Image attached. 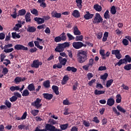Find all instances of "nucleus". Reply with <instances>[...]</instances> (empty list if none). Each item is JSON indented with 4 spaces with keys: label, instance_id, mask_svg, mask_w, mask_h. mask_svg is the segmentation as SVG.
Here are the masks:
<instances>
[{
    "label": "nucleus",
    "instance_id": "42",
    "mask_svg": "<svg viewBox=\"0 0 131 131\" xmlns=\"http://www.w3.org/2000/svg\"><path fill=\"white\" fill-rule=\"evenodd\" d=\"M111 13L112 15H115L116 14V8L115 6H113L111 9Z\"/></svg>",
    "mask_w": 131,
    "mask_h": 131
},
{
    "label": "nucleus",
    "instance_id": "29",
    "mask_svg": "<svg viewBox=\"0 0 131 131\" xmlns=\"http://www.w3.org/2000/svg\"><path fill=\"white\" fill-rule=\"evenodd\" d=\"M94 9L97 11V12H101V11H102V6L99 5V4H95L94 6Z\"/></svg>",
    "mask_w": 131,
    "mask_h": 131
},
{
    "label": "nucleus",
    "instance_id": "19",
    "mask_svg": "<svg viewBox=\"0 0 131 131\" xmlns=\"http://www.w3.org/2000/svg\"><path fill=\"white\" fill-rule=\"evenodd\" d=\"M34 20L38 24H42L43 23H45V18L36 17L34 18Z\"/></svg>",
    "mask_w": 131,
    "mask_h": 131
},
{
    "label": "nucleus",
    "instance_id": "26",
    "mask_svg": "<svg viewBox=\"0 0 131 131\" xmlns=\"http://www.w3.org/2000/svg\"><path fill=\"white\" fill-rule=\"evenodd\" d=\"M11 34L12 37L13 38V39H17V38H21V36L19 35V34H17V32H12Z\"/></svg>",
    "mask_w": 131,
    "mask_h": 131
},
{
    "label": "nucleus",
    "instance_id": "8",
    "mask_svg": "<svg viewBox=\"0 0 131 131\" xmlns=\"http://www.w3.org/2000/svg\"><path fill=\"white\" fill-rule=\"evenodd\" d=\"M72 46L76 50H79V49H81L83 47V43L81 41L73 42Z\"/></svg>",
    "mask_w": 131,
    "mask_h": 131
},
{
    "label": "nucleus",
    "instance_id": "54",
    "mask_svg": "<svg viewBox=\"0 0 131 131\" xmlns=\"http://www.w3.org/2000/svg\"><path fill=\"white\" fill-rule=\"evenodd\" d=\"M5 104L8 108H11V106H12V103H11V102H10V101H8V100L5 101Z\"/></svg>",
    "mask_w": 131,
    "mask_h": 131
},
{
    "label": "nucleus",
    "instance_id": "41",
    "mask_svg": "<svg viewBox=\"0 0 131 131\" xmlns=\"http://www.w3.org/2000/svg\"><path fill=\"white\" fill-rule=\"evenodd\" d=\"M48 122H50L51 125H55V124H58V123H59V121H56L54 119H52V120H49Z\"/></svg>",
    "mask_w": 131,
    "mask_h": 131
},
{
    "label": "nucleus",
    "instance_id": "43",
    "mask_svg": "<svg viewBox=\"0 0 131 131\" xmlns=\"http://www.w3.org/2000/svg\"><path fill=\"white\" fill-rule=\"evenodd\" d=\"M96 37L97 38V39H102V38L103 37V32H99L97 34H96Z\"/></svg>",
    "mask_w": 131,
    "mask_h": 131
},
{
    "label": "nucleus",
    "instance_id": "62",
    "mask_svg": "<svg viewBox=\"0 0 131 131\" xmlns=\"http://www.w3.org/2000/svg\"><path fill=\"white\" fill-rule=\"evenodd\" d=\"M63 105H71V104H72V103L70 102L68 100H64L63 101Z\"/></svg>",
    "mask_w": 131,
    "mask_h": 131
},
{
    "label": "nucleus",
    "instance_id": "55",
    "mask_svg": "<svg viewBox=\"0 0 131 131\" xmlns=\"http://www.w3.org/2000/svg\"><path fill=\"white\" fill-rule=\"evenodd\" d=\"M128 40L126 39H123L122 40V43L124 46H128Z\"/></svg>",
    "mask_w": 131,
    "mask_h": 131
},
{
    "label": "nucleus",
    "instance_id": "58",
    "mask_svg": "<svg viewBox=\"0 0 131 131\" xmlns=\"http://www.w3.org/2000/svg\"><path fill=\"white\" fill-rule=\"evenodd\" d=\"M103 70H107V68L105 66H100L99 67V71H103Z\"/></svg>",
    "mask_w": 131,
    "mask_h": 131
},
{
    "label": "nucleus",
    "instance_id": "13",
    "mask_svg": "<svg viewBox=\"0 0 131 131\" xmlns=\"http://www.w3.org/2000/svg\"><path fill=\"white\" fill-rule=\"evenodd\" d=\"M27 31L28 32L33 33V32H35L36 31V28H35L34 26L28 25Z\"/></svg>",
    "mask_w": 131,
    "mask_h": 131
},
{
    "label": "nucleus",
    "instance_id": "35",
    "mask_svg": "<svg viewBox=\"0 0 131 131\" xmlns=\"http://www.w3.org/2000/svg\"><path fill=\"white\" fill-rule=\"evenodd\" d=\"M68 80H69V77H68V76L67 75L64 76L63 78L62 81L61 82L62 84H66Z\"/></svg>",
    "mask_w": 131,
    "mask_h": 131
},
{
    "label": "nucleus",
    "instance_id": "52",
    "mask_svg": "<svg viewBox=\"0 0 131 131\" xmlns=\"http://www.w3.org/2000/svg\"><path fill=\"white\" fill-rule=\"evenodd\" d=\"M125 70L129 71L131 70V64H128L124 67Z\"/></svg>",
    "mask_w": 131,
    "mask_h": 131
},
{
    "label": "nucleus",
    "instance_id": "53",
    "mask_svg": "<svg viewBox=\"0 0 131 131\" xmlns=\"http://www.w3.org/2000/svg\"><path fill=\"white\" fill-rule=\"evenodd\" d=\"M31 13L33 15H37L38 14V11H37L36 9H33L31 10Z\"/></svg>",
    "mask_w": 131,
    "mask_h": 131
},
{
    "label": "nucleus",
    "instance_id": "37",
    "mask_svg": "<svg viewBox=\"0 0 131 131\" xmlns=\"http://www.w3.org/2000/svg\"><path fill=\"white\" fill-rule=\"evenodd\" d=\"M117 109L122 113H125L126 112V111L119 105L117 106Z\"/></svg>",
    "mask_w": 131,
    "mask_h": 131
},
{
    "label": "nucleus",
    "instance_id": "16",
    "mask_svg": "<svg viewBox=\"0 0 131 131\" xmlns=\"http://www.w3.org/2000/svg\"><path fill=\"white\" fill-rule=\"evenodd\" d=\"M73 33L75 35H81V32L77 28V26H75L73 27Z\"/></svg>",
    "mask_w": 131,
    "mask_h": 131
},
{
    "label": "nucleus",
    "instance_id": "20",
    "mask_svg": "<svg viewBox=\"0 0 131 131\" xmlns=\"http://www.w3.org/2000/svg\"><path fill=\"white\" fill-rule=\"evenodd\" d=\"M43 85L45 89H49V88H51V82H50V80H49L45 81L43 82Z\"/></svg>",
    "mask_w": 131,
    "mask_h": 131
},
{
    "label": "nucleus",
    "instance_id": "36",
    "mask_svg": "<svg viewBox=\"0 0 131 131\" xmlns=\"http://www.w3.org/2000/svg\"><path fill=\"white\" fill-rule=\"evenodd\" d=\"M39 113L38 110H32L31 111V114H32L33 116H36Z\"/></svg>",
    "mask_w": 131,
    "mask_h": 131
},
{
    "label": "nucleus",
    "instance_id": "57",
    "mask_svg": "<svg viewBox=\"0 0 131 131\" xmlns=\"http://www.w3.org/2000/svg\"><path fill=\"white\" fill-rule=\"evenodd\" d=\"M94 77V75H93V73H88L87 74V77H88V80H91V78H92V77Z\"/></svg>",
    "mask_w": 131,
    "mask_h": 131
},
{
    "label": "nucleus",
    "instance_id": "27",
    "mask_svg": "<svg viewBox=\"0 0 131 131\" xmlns=\"http://www.w3.org/2000/svg\"><path fill=\"white\" fill-rule=\"evenodd\" d=\"M59 37H60L62 41H66L67 39V36H66V33L65 32H62L60 35Z\"/></svg>",
    "mask_w": 131,
    "mask_h": 131
},
{
    "label": "nucleus",
    "instance_id": "63",
    "mask_svg": "<svg viewBox=\"0 0 131 131\" xmlns=\"http://www.w3.org/2000/svg\"><path fill=\"white\" fill-rule=\"evenodd\" d=\"M37 51V49L36 47H34L33 48H31L29 50V52L31 53H35Z\"/></svg>",
    "mask_w": 131,
    "mask_h": 131
},
{
    "label": "nucleus",
    "instance_id": "22",
    "mask_svg": "<svg viewBox=\"0 0 131 131\" xmlns=\"http://www.w3.org/2000/svg\"><path fill=\"white\" fill-rule=\"evenodd\" d=\"M76 3L78 9L81 10L82 9V0H76Z\"/></svg>",
    "mask_w": 131,
    "mask_h": 131
},
{
    "label": "nucleus",
    "instance_id": "12",
    "mask_svg": "<svg viewBox=\"0 0 131 131\" xmlns=\"http://www.w3.org/2000/svg\"><path fill=\"white\" fill-rule=\"evenodd\" d=\"M42 96L44 99H46V100H52V99H53V97H54V95H53V94L49 93H43Z\"/></svg>",
    "mask_w": 131,
    "mask_h": 131
},
{
    "label": "nucleus",
    "instance_id": "2",
    "mask_svg": "<svg viewBox=\"0 0 131 131\" xmlns=\"http://www.w3.org/2000/svg\"><path fill=\"white\" fill-rule=\"evenodd\" d=\"M70 46V43L68 42H65L63 43H59L55 49V52L57 53H61L64 52V50L66 48H69Z\"/></svg>",
    "mask_w": 131,
    "mask_h": 131
},
{
    "label": "nucleus",
    "instance_id": "28",
    "mask_svg": "<svg viewBox=\"0 0 131 131\" xmlns=\"http://www.w3.org/2000/svg\"><path fill=\"white\" fill-rule=\"evenodd\" d=\"M25 14H26V10H25L24 9L19 10L18 11L17 17H19V16H25Z\"/></svg>",
    "mask_w": 131,
    "mask_h": 131
},
{
    "label": "nucleus",
    "instance_id": "60",
    "mask_svg": "<svg viewBox=\"0 0 131 131\" xmlns=\"http://www.w3.org/2000/svg\"><path fill=\"white\" fill-rule=\"evenodd\" d=\"M93 121L95 123H100V120L98 119V117H94Z\"/></svg>",
    "mask_w": 131,
    "mask_h": 131
},
{
    "label": "nucleus",
    "instance_id": "14",
    "mask_svg": "<svg viewBox=\"0 0 131 131\" xmlns=\"http://www.w3.org/2000/svg\"><path fill=\"white\" fill-rule=\"evenodd\" d=\"M58 60L61 65H63V66H65V65H66V63H67V59L63 58L62 56H59Z\"/></svg>",
    "mask_w": 131,
    "mask_h": 131
},
{
    "label": "nucleus",
    "instance_id": "21",
    "mask_svg": "<svg viewBox=\"0 0 131 131\" xmlns=\"http://www.w3.org/2000/svg\"><path fill=\"white\" fill-rule=\"evenodd\" d=\"M66 71H72V72L75 73V72H77V69L75 68L74 67H68L66 69Z\"/></svg>",
    "mask_w": 131,
    "mask_h": 131
},
{
    "label": "nucleus",
    "instance_id": "48",
    "mask_svg": "<svg viewBox=\"0 0 131 131\" xmlns=\"http://www.w3.org/2000/svg\"><path fill=\"white\" fill-rule=\"evenodd\" d=\"M14 82L16 84H18L19 82H21V77H16L14 79Z\"/></svg>",
    "mask_w": 131,
    "mask_h": 131
},
{
    "label": "nucleus",
    "instance_id": "4",
    "mask_svg": "<svg viewBox=\"0 0 131 131\" xmlns=\"http://www.w3.org/2000/svg\"><path fill=\"white\" fill-rule=\"evenodd\" d=\"M102 22H103V18H102V16H101L100 13H96L95 14L94 18L93 19V24H99V23Z\"/></svg>",
    "mask_w": 131,
    "mask_h": 131
},
{
    "label": "nucleus",
    "instance_id": "1",
    "mask_svg": "<svg viewBox=\"0 0 131 131\" xmlns=\"http://www.w3.org/2000/svg\"><path fill=\"white\" fill-rule=\"evenodd\" d=\"M77 61L78 63L82 64L88 61V51L81 50L77 54Z\"/></svg>",
    "mask_w": 131,
    "mask_h": 131
},
{
    "label": "nucleus",
    "instance_id": "33",
    "mask_svg": "<svg viewBox=\"0 0 131 131\" xmlns=\"http://www.w3.org/2000/svg\"><path fill=\"white\" fill-rule=\"evenodd\" d=\"M94 94L96 95H103L105 94V91L102 90H98V89H96L94 91Z\"/></svg>",
    "mask_w": 131,
    "mask_h": 131
},
{
    "label": "nucleus",
    "instance_id": "56",
    "mask_svg": "<svg viewBox=\"0 0 131 131\" xmlns=\"http://www.w3.org/2000/svg\"><path fill=\"white\" fill-rule=\"evenodd\" d=\"M13 51H14V48H11L9 49H5V50H4V52L5 53H12Z\"/></svg>",
    "mask_w": 131,
    "mask_h": 131
},
{
    "label": "nucleus",
    "instance_id": "51",
    "mask_svg": "<svg viewBox=\"0 0 131 131\" xmlns=\"http://www.w3.org/2000/svg\"><path fill=\"white\" fill-rule=\"evenodd\" d=\"M54 41H55V42H60L62 41L61 37H60V36L56 37L54 38Z\"/></svg>",
    "mask_w": 131,
    "mask_h": 131
},
{
    "label": "nucleus",
    "instance_id": "61",
    "mask_svg": "<svg viewBox=\"0 0 131 131\" xmlns=\"http://www.w3.org/2000/svg\"><path fill=\"white\" fill-rule=\"evenodd\" d=\"M4 61H6V62H4L3 64L4 65H6V66H8V65H9V64H11V61H10V60L7 59H5Z\"/></svg>",
    "mask_w": 131,
    "mask_h": 131
},
{
    "label": "nucleus",
    "instance_id": "3",
    "mask_svg": "<svg viewBox=\"0 0 131 131\" xmlns=\"http://www.w3.org/2000/svg\"><path fill=\"white\" fill-rule=\"evenodd\" d=\"M127 62L128 63H130L131 62V57L129 55H126L125 56V58L121 59L119 60L118 62L115 64V66H121L122 64H127Z\"/></svg>",
    "mask_w": 131,
    "mask_h": 131
},
{
    "label": "nucleus",
    "instance_id": "17",
    "mask_svg": "<svg viewBox=\"0 0 131 131\" xmlns=\"http://www.w3.org/2000/svg\"><path fill=\"white\" fill-rule=\"evenodd\" d=\"M115 103V100L113 98H109L107 99L106 105L110 107L113 106Z\"/></svg>",
    "mask_w": 131,
    "mask_h": 131
},
{
    "label": "nucleus",
    "instance_id": "59",
    "mask_svg": "<svg viewBox=\"0 0 131 131\" xmlns=\"http://www.w3.org/2000/svg\"><path fill=\"white\" fill-rule=\"evenodd\" d=\"M113 111L118 116H119V115H120V113L117 111V109H116L115 107H114L113 108Z\"/></svg>",
    "mask_w": 131,
    "mask_h": 131
},
{
    "label": "nucleus",
    "instance_id": "10",
    "mask_svg": "<svg viewBox=\"0 0 131 131\" xmlns=\"http://www.w3.org/2000/svg\"><path fill=\"white\" fill-rule=\"evenodd\" d=\"M14 49L19 51L22 50L23 51H28V48L25 47V46L21 45H16L14 46Z\"/></svg>",
    "mask_w": 131,
    "mask_h": 131
},
{
    "label": "nucleus",
    "instance_id": "9",
    "mask_svg": "<svg viewBox=\"0 0 131 131\" xmlns=\"http://www.w3.org/2000/svg\"><path fill=\"white\" fill-rule=\"evenodd\" d=\"M112 54L115 55L116 58L118 59V60H120L122 57V55H121V53H120V51L119 50H113L112 51Z\"/></svg>",
    "mask_w": 131,
    "mask_h": 131
},
{
    "label": "nucleus",
    "instance_id": "46",
    "mask_svg": "<svg viewBox=\"0 0 131 131\" xmlns=\"http://www.w3.org/2000/svg\"><path fill=\"white\" fill-rule=\"evenodd\" d=\"M94 59L91 58L89 59V61L88 62V66L89 67H93V65H94Z\"/></svg>",
    "mask_w": 131,
    "mask_h": 131
},
{
    "label": "nucleus",
    "instance_id": "39",
    "mask_svg": "<svg viewBox=\"0 0 131 131\" xmlns=\"http://www.w3.org/2000/svg\"><path fill=\"white\" fill-rule=\"evenodd\" d=\"M23 97H28L29 96V91L28 90L26 89L23 91V93L22 94Z\"/></svg>",
    "mask_w": 131,
    "mask_h": 131
},
{
    "label": "nucleus",
    "instance_id": "31",
    "mask_svg": "<svg viewBox=\"0 0 131 131\" xmlns=\"http://www.w3.org/2000/svg\"><path fill=\"white\" fill-rule=\"evenodd\" d=\"M109 36V33L108 32H105L103 34V37L102 38V41L104 42L107 41L108 37Z\"/></svg>",
    "mask_w": 131,
    "mask_h": 131
},
{
    "label": "nucleus",
    "instance_id": "7",
    "mask_svg": "<svg viewBox=\"0 0 131 131\" xmlns=\"http://www.w3.org/2000/svg\"><path fill=\"white\" fill-rule=\"evenodd\" d=\"M13 95H14L10 98V102H12V103L16 102V101L18 100V98H21L22 97L21 94L18 92H14Z\"/></svg>",
    "mask_w": 131,
    "mask_h": 131
},
{
    "label": "nucleus",
    "instance_id": "34",
    "mask_svg": "<svg viewBox=\"0 0 131 131\" xmlns=\"http://www.w3.org/2000/svg\"><path fill=\"white\" fill-rule=\"evenodd\" d=\"M68 126H69V124L68 123L60 125V130H65V129H67V128H68Z\"/></svg>",
    "mask_w": 131,
    "mask_h": 131
},
{
    "label": "nucleus",
    "instance_id": "50",
    "mask_svg": "<svg viewBox=\"0 0 131 131\" xmlns=\"http://www.w3.org/2000/svg\"><path fill=\"white\" fill-rule=\"evenodd\" d=\"M68 38H69V40H74V37L71 35V34L69 33H68L67 34Z\"/></svg>",
    "mask_w": 131,
    "mask_h": 131
},
{
    "label": "nucleus",
    "instance_id": "64",
    "mask_svg": "<svg viewBox=\"0 0 131 131\" xmlns=\"http://www.w3.org/2000/svg\"><path fill=\"white\" fill-rule=\"evenodd\" d=\"M6 37V34L4 33H0V39L3 40V39H5Z\"/></svg>",
    "mask_w": 131,
    "mask_h": 131
},
{
    "label": "nucleus",
    "instance_id": "45",
    "mask_svg": "<svg viewBox=\"0 0 131 131\" xmlns=\"http://www.w3.org/2000/svg\"><path fill=\"white\" fill-rule=\"evenodd\" d=\"M107 77H108V73H105L103 75H101L100 76V78L101 79H102V80H106Z\"/></svg>",
    "mask_w": 131,
    "mask_h": 131
},
{
    "label": "nucleus",
    "instance_id": "5",
    "mask_svg": "<svg viewBox=\"0 0 131 131\" xmlns=\"http://www.w3.org/2000/svg\"><path fill=\"white\" fill-rule=\"evenodd\" d=\"M41 103V99L37 98L35 101L32 102L31 105L35 107L36 109H39V108H41V106H42V104Z\"/></svg>",
    "mask_w": 131,
    "mask_h": 131
},
{
    "label": "nucleus",
    "instance_id": "30",
    "mask_svg": "<svg viewBox=\"0 0 131 131\" xmlns=\"http://www.w3.org/2000/svg\"><path fill=\"white\" fill-rule=\"evenodd\" d=\"M30 16H31V14L30 12H27L25 15V19L26 22H30L31 21V18L30 17Z\"/></svg>",
    "mask_w": 131,
    "mask_h": 131
},
{
    "label": "nucleus",
    "instance_id": "15",
    "mask_svg": "<svg viewBox=\"0 0 131 131\" xmlns=\"http://www.w3.org/2000/svg\"><path fill=\"white\" fill-rule=\"evenodd\" d=\"M51 16L53 17V18H57V19L61 18V17H62V14L60 13H58L57 12H52L51 13Z\"/></svg>",
    "mask_w": 131,
    "mask_h": 131
},
{
    "label": "nucleus",
    "instance_id": "44",
    "mask_svg": "<svg viewBox=\"0 0 131 131\" xmlns=\"http://www.w3.org/2000/svg\"><path fill=\"white\" fill-rule=\"evenodd\" d=\"M82 39H83V36H76V41H82Z\"/></svg>",
    "mask_w": 131,
    "mask_h": 131
},
{
    "label": "nucleus",
    "instance_id": "47",
    "mask_svg": "<svg viewBox=\"0 0 131 131\" xmlns=\"http://www.w3.org/2000/svg\"><path fill=\"white\" fill-rule=\"evenodd\" d=\"M10 16L12 17L13 19L17 18V16H18V15H17V9H15V11L13 12V14H11Z\"/></svg>",
    "mask_w": 131,
    "mask_h": 131
},
{
    "label": "nucleus",
    "instance_id": "18",
    "mask_svg": "<svg viewBox=\"0 0 131 131\" xmlns=\"http://www.w3.org/2000/svg\"><path fill=\"white\" fill-rule=\"evenodd\" d=\"M72 15L75 18H79L80 17V13H79V11L77 10H74Z\"/></svg>",
    "mask_w": 131,
    "mask_h": 131
},
{
    "label": "nucleus",
    "instance_id": "38",
    "mask_svg": "<svg viewBox=\"0 0 131 131\" xmlns=\"http://www.w3.org/2000/svg\"><path fill=\"white\" fill-rule=\"evenodd\" d=\"M112 83H113V79H110L107 80L106 84V88H110Z\"/></svg>",
    "mask_w": 131,
    "mask_h": 131
},
{
    "label": "nucleus",
    "instance_id": "49",
    "mask_svg": "<svg viewBox=\"0 0 131 131\" xmlns=\"http://www.w3.org/2000/svg\"><path fill=\"white\" fill-rule=\"evenodd\" d=\"M9 72V69H8V68H4L3 69V71H2V73L4 75H7V74H8V73Z\"/></svg>",
    "mask_w": 131,
    "mask_h": 131
},
{
    "label": "nucleus",
    "instance_id": "24",
    "mask_svg": "<svg viewBox=\"0 0 131 131\" xmlns=\"http://www.w3.org/2000/svg\"><path fill=\"white\" fill-rule=\"evenodd\" d=\"M31 66L32 68H38V60H34Z\"/></svg>",
    "mask_w": 131,
    "mask_h": 131
},
{
    "label": "nucleus",
    "instance_id": "40",
    "mask_svg": "<svg viewBox=\"0 0 131 131\" xmlns=\"http://www.w3.org/2000/svg\"><path fill=\"white\" fill-rule=\"evenodd\" d=\"M104 17L107 19H110V15H109V10H106L104 14Z\"/></svg>",
    "mask_w": 131,
    "mask_h": 131
},
{
    "label": "nucleus",
    "instance_id": "11",
    "mask_svg": "<svg viewBox=\"0 0 131 131\" xmlns=\"http://www.w3.org/2000/svg\"><path fill=\"white\" fill-rule=\"evenodd\" d=\"M95 14H91L90 11H86V14L84 15L83 17L85 20H91L93 19Z\"/></svg>",
    "mask_w": 131,
    "mask_h": 131
},
{
    "label": "nucleus",
    "instance_id": "32",
    "mask_svg": "<svg viewBox=\"0 0 131 131\" xmlns=\"http://www.w3.org/2000/svg\"><path fill=\"white\" fill-rule=\"evenodd\" d=\"M116 103H117L118 104H119V103H121V100L122 99V98L121 97V95L120 94L117 95L116 96Z\"/></svg>",
    "mask_w": 131,
    "mask_h": 131
},
{
    "label": "nucleus",
    "instance_id": "23",
    "mask_svg": "<svg viewBox=\"0 0 131 131\" xmlns=\"http://www.w3.org/2000/svg\"><path fill=\"white\" fill-rule=\"evenodd\" d=\"M27 89L30 92H33V91H35V86H34V84L31 83L28 85Z\"/></svg>",
    "mask_w": 131,
    "mask_h": 131
},
{
    "label": "nucleus",
    "instance_id": "6",
    "mask_svg": "<svg viewBox=\"0 0 131 131\" xmlns=\"http://www.w3.org/2000/svg\"><path fill=\"white\" fill-rule=\"evenodd\" d=\"M45 128L47 130H49V131H62V130L60 129L56 128V127H55V126H53L51 124H48V123L46 124Z\"/></svg>",
    "mask_w": 131,
    "mask_h": 131
},
{
    "label": "nucleus",
    "instance_id": "25",
    "mask_svg": "<svg viewBox=\"0 0 131 131\" xmlns=\"http://www.w3.org/2000/svg\"><path fill=\"white\" fill-rule=\"evenodd\" d=\"M52 89L55 94L59 95V87L58 86L53 85Z\"/></svg>",
    "mask_w": 131,
    "mask_h": 131
}]
</instances>
